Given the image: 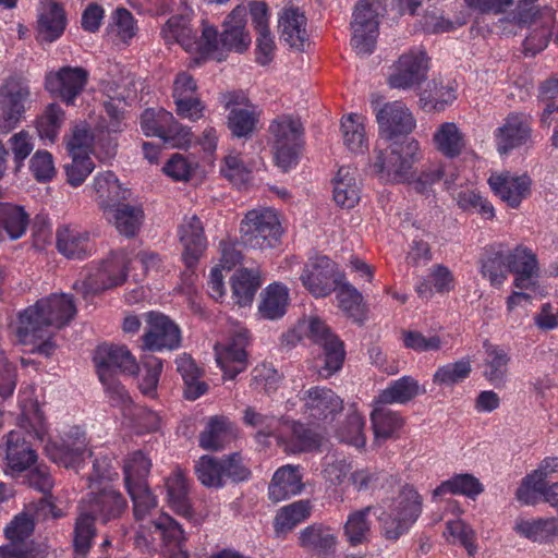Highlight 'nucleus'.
Wrapping results in <instances>:
<instances>
[{
    "label": "nucleus",
    "mask_w": 558,
    "mask_h": 558,
    "mask_svg": "<svg viewBox=\"0 0 558 558\" xmlns=\"http://www.w3.org/2000/svg\"><path fill=\"white\" fill-rule=\"evenodd\" d=\"M257 270L241 268L231 278L232 296L240 306L250 305L257 289L260 287Z\"/></svg>",
    "instance_id": "obj_40"
},
{
    "label": "nucleus",
    "mask_w": 558,
    "mask_h": 558,
    "mask_svg": "<svg viewBox=\"0 0 558 558\" xmlns=\"http://www.w3.org/2000/svg\"><path fill=\"white\" fill-rule=\"evenodd\" d=\"M425 390L416 379L411 376H402L393 380L386 389L381 390L376 398V404H405L413 400L416 396L424 393Z\"/></svg>",
    "instance_id": "obj_33"
},
{
    "label": "nucleus",
    "mask_w": 558,
    "mask_h": 558,
    "mask_svg": "<svg viewBox=\"0 0 558 558\" xmlns=\"http://www.w3.org/2000/svg\"><path fill=\"white\" fill-rule=\"evenodd\" d=\"M269 132L275 140L277 165L287 171L296 163L303 146V125L299 119L283 114L270 123Z\"/></svg>",
    "instance_id": "obj_6"
},
{
    "label": "nucleus",
    "mask_w": 558,
    "mask_h": 558,
    "mask_svg": "<svg viewBox=\"0 0 558 558\" xmlns=\"http://www.w3.org/2000/svg\"><path fill=\"white\" fill-rule=\"evenodd\" d=\"M513 20L519 27L527 28L523 41L525 52L536 54L547 47L556 22V14L551 8H531L530 10L520 11L514 14Z\"/></svg>",
    "instance_id": "obj_9"
},
{
    "label": "nucleus",
    "mask_w": 558,
    "mask_h": 558,
    "mask_svg": "<svg viewBox=\"0 0 558 558\" xmlns=\"http://www.w3.org/2000/svg\"><path fill=\"white\" fill-rule=\"evenodd\" d=\"M333 199L340 207L353 208L360 201V187L354 172L341 167L333 180Z\"/></svg>",
    "instance_id": "obj_39"
},
{
    "label": "nucleus",
    "mask_w": 558,
    "mask_h": 558,
    "mask_svg": "<svg viewBox=\"0 0 558 558\" xmlns=\"http://www.w3.org/2000/svg\"><path fill=\"white\" fill-rule=\"evenodd\" d=\"M311 511L312 505L310 500H299L282 507L275 518L276 532L291 531L299 523L306 520Z\"/></svg>",
    "instance_id": "obj_51"
},
{
    "label": "nucleus",
    "mask_w": 558,
    "mask_h": 558,
    "mask_svg": "<svg viewBox=\"0 0 558 558\" xmlns=\"http://www.w3.org/2000/svg\"><path fill=\"white\" fill-rule=\"evenodd\" d=\"M95 536V520L90 513L82 511L75 521L73 531L74 558H86Z\"/></svg>",
    "instance_id": "obj_48"
},
{
    "label": "nucleus",
    "mask_w": 558,
    "mask_h": 558,
    "mask_svg": "<svg viewBox=\"0 0 558 558\" xmlns=\"http://www.w3.org/2000/svg\"><path fill=\"white\" fill-rule=\"evenodd\" d=\"M194 48L202 59H214L218 62L226 60L227 54L223 53L218 32L215 27L203 24L202 36L196 39Z\"/></svg>",
    "instance_id": "obj_58"
},
{
    "label": "nucleus",
    "mask_w": 558,
    "mask_h": 558,
    "mask_svg": "<svg viewBox=\"0 0 558 558\" xmlns=\"http://www.w3.org/2000/svg\"><path fill=\"white\" fill-rule=\"evenodd\" d=\"M128 263L129 259L123 251L111 253L108 258L101 262L95 276L88 277L87 280L81 283L75 282L73 288L84 294H96L118 287L126 279Z\"/></svg>",
    "instance_id": "obj_11"
},
{
    "label": "nucleus",
    "mask_w": 558,
    "mask_h": 558,
    "mask_svg": "<svg viewBox=\"0 0 558 558\" xmlns=\"http://www.w3.org/2000/svg\"><path fill=\"white\" fill-rule=\"evenodd\" d=\"M179 239L183 246L182 259L193 270L207 247L204 227L197 216L185 218L179 227Z\"/></svg>",
    "instance_id": "obj_21"
},
{
    "label": "nucleus",
    "mask_w": 558,
    "mask_h": 558,
    "mask_svg": "<svg viewBox=\"0 0 558 558\" xmlns=\"http://www.w3.org/2000/svg\"><path fill=\"white\" fill-rule=\"evenodd\" d=\"M87 80L88 72L85 69L63 66L46 75L45 87L66 105H73L75 98L83 92Z\"/></svg>",
    "instance_id": "obj_17"
},
{
    "label": "nucleus",
    "mask_w": 558,
    "mask_h": 558,
    "mask_svg": "<svg viewBox=\"0 0 558 558\" xmlns=\"http://www.w3.org/2000/svg\"><path fill=\"white\" fill-rule=\"evenodd\" d=\"M288 299V290L284 286L279 283L269 284L263 293L258 306L260 316L271 320L281 318L286 314Z\"/></svg>",
    "instance_id": "obj_45"
},
{
    "label": "nucleus",
    "mask_w": 558,
    "mask_h": 558,
    "mask_svg": "<svg viewBox=\"0 0 558 558\" xmlns=\"http://www.w3.org/2000/svg\"><path fill=\"white\" fill-rule=\"evenodd\" d=\"M29 222L28 214L23 207L10 203H0V241L4 233L11 240L20 239Z\"/></svg>",
    "instance_id": "obj_36"
},
{
    "label": "nucleus",
    "mask_w": 558,
    "mask_h": 558,
    "mask_svg": "<svg viewBox=\"0 0 558 558\" xmlns=\"http://www.w3.org/2000/svg\"><path fill=\"white\" fill-rule=\"evenodd\" d=\"M150 468L151 461L142 450L130 453L123 464L124 485L132 486L147 483Z\"/></svg>",
    "instance_id": "obj_53"
},
{
    "label": "nucleus",
    "mask_w": 558,
    "mask_h": 558,
    "mask_svg": "<svg viewBox=\"0 0 558 558\" xmlns=\"http://www.w3.org/2000/svg\"><path fill=\"white\" fill-rule=\"evenodd\" d=\"M531 135V129L519 116H510L502 126L497 130V149L500 154L526 143Z\"/></svg>",
    "instance_id": "obj_32"
},
{
    "label": "nucleus",
    "mask_w": 558,
    "mask_h": 558,
    "mask_svg": "<svg viewBox=\"0 0 558 558\" xmlns=\"http://www.w3.org/2000/svg\"><path fill=\"white\" fill-rule=\"evenodd\" d=\"M153 524L155 530L160 532L165 544L174 550L171 554V558H189V553L183 549L185 542L184 531L174 519L162 514Z\"/></svg>",
    "instance_id": "obj_41"
},
{
    "label": "nucleus",
    "mask_w": 558,
    "mask_h": 558,
    "mask_svg": "<svg viewBox=\"0 0 558 558\" xmlns=\"http://www.w3.org/2000/svg\"><path fill=\"white\" fill-rule=\"evenodd\" d=\"M304 331L307 338L323 349V365L318 368V375L323 378L330 377L342 367L345 356L343 342L316 316L304 322Z\"/></svg>",
    "instance_id": "obj_7"
},
{
    "label": "nucleus",
    "mask_w": 558,
    "mask_h": 558,
    "mask_svg": "<svg viewBox=\"0 0 558 558\" xmlns=\"http://www.w3.org/2000/svg\"><path fill=\"white\" fill-rule=\"evenodd\" d=\"M76 315L73 298L65 293H53L38 300L19 315L16 337L20 343H34L47 336V329H61Z\"/></svg>",
    "instance_id": "obj_1"
},
{
    "label": "nucleus",
    "mask_w": 558,
    "mask_h": 558,
    "mask_svg": "<svg viewBox=\"0 0 558 558\" xmlns=\"http://www.w3.org/2000/svg\"><path fill=\"white\" fill-rule=\"evenodd\" d=\"M484 487L482 483L472 474H456L449 480L442 482L439 486H437L433 495L441 496L447 493L452 495H464L469 498L474 499L481 493H483Z\"/></svg>",
    "instance_id": "obj_46"
},
{
    "label": "nucleus",
    "mask_w": 558,
    "mask_h": 558,
    "mask_svg": "<svg viewBox=\"0 0 558 558\" xmlns=\"http://www.w3.org/2000/svg\"><path fill=\"white\" fill-rule=\"evenodd\" d=\"M66 24L64 10L58 3L44 7L38 17V37L43 41L52 43L64 32Z\"/></svg>",
    "instance_id": "obj_37"
},
{
    "label": "nucleus",
    "mask_w": 558,
    "mask_h": 558,
    "mask_svg": "<svg viewBox=\"0 0 558 558\" xmlns=\"http://www.w3.org/2000/svg\"><path fill=\"white\" fill-rule=\"evenodd\" d=\"M167 490L171 508L180 515L192 517V508L187 497V484L182 472H175L167 481Z\"/></svg>",
    "instance_id": "obj_52"
},
{
    "label": "nucleus",
    "mask_w": 558,
    "mask_h": 558,
    "mask_svg": "<svg viewBox=\"0 0 558 558\" xmlns=\"http://www.w3.org/2000/svg\"><path fill=\"white\" fill-rule=\"evenodd\" d=\"M344 276L336 270V264L327 256H318L306 265L301 280L316 298L330 294Z\"/></svg>",
    "instance_id": "obj_16"
},
{
    "label": "nucleus",
    "mask_w": 558,
    "mask_h": 558,
    "mask_svg": "<svg viewBox=\"0 0 558 558\" xmlns=\"http://www.w3.org/2000/svg\"><path fill=\"white\" fill-rule=\"evenodd\" d=\"M84 513H90L93 520L100 519L104 523L120 518L128 507L122 494L111 487H104L97 493H89Z\"/></svg>",
    "instance_id": "obj_22"
},
{
    "label": "nucleus",
    "mask_w": 558,
    "mask_h": 558,
    "mask_svg": "<svg viewBox=\"0 0 558 558\" xmlns=\"http://www.w3.org/2000/svg\"><path fill=\"white\" fill-rule=\"evenodd\" d=\"M72 161L65 166L68 182L73 186L82 184L94 169L89 155H70Z\"/></svg>",
    "instance_id": "obj_64"
},
{
    "label": "nucleus",
    "mask_w": 558,
    "mask_h": 558,
    "mask_svg": "<svg viewBox=\"0 0 558 558\" xmlns=\"http://www.w3.org/2000/svg\"><path fill=\"white\" fill-rule=\"evenodd\" d=\"M306 21V16L299 8L282 9L278 20L280 39L291 48L304 50L305 43L308 40Z\"/></svg>",
    "instance_id": "obj_27"
},
{
    "label": "nucleus",
    "mask_w": 558,
    "mask_h": 558,
    "mask_svg": "<svg viewBox=\"0 0 558 558\" xmlns=\"http://www.w3.org/2000/svg\"><path fill=\"white\" fill-rule=\"evenodd\" d=\"M64 121V111L57 104H50L37 120V131L43 140L53 142Z\"/></svg>",
    "instance_id": "obj_60"
},
{
    "label": "nucleus",
    "mask_w": 558,
    "mask_h": 558,
    "mask_svg": "<svg viewBox=\"0 0 558 558\" xmlns=\"http://www.w3.org/2000/svg\"><path fill=\"white\" fill-rule=\"evenodd\" d=\"M339 307L345 315L357 324H363L366 319V306L363 303V296L352 284L340 282L336 286Z\"/></svg>",
    "instance_id": "obj_43"
},
{
    "label": "nucleus",
    "mask_w": 558,
    "mask_h": 558,
    "mask_svg": "<svg viewBox=\"0 0 558 558\" xmlns=\"http://www.w3.org/2000/svg\"><path fill=\"white\" fill-rule=\"evenodd\" d=\"M374 510L372 506L355 510L349 514L344 524V535L352 546L367 543L371 535L369 514Z\"/></svg>",
    "instance_id": "obj_47"
},
{
    "label": "nucleus",
    "mask_w": 558,
    "mask_h": 558,
    "mask_svg": "<svg viewBox=\"0 0 558 558\" xmlns=\"http://www.w3.org/2000/svg\"><path fill=\"white\" fill-rule=\"evenodd\" d=\"M371 421L376 440H386L392 437L403 425L402 417L381 404H376L371 413Z\"/></svg>",
    "instance_id": "obj_50"
},
{
    "label": "nucleus",
    "mask_w": 558,
    "mask_h": 558,
    "mask_svg": "<svg viewBox=\"0 0 558 558\" xmlns=\"http://www.w3.org/2000/svg\"><path fill=\"white\" fill-rule=\"evenodd\" d=\"M234 437L231 423L222 416L211 417L199 435V446L209 451H219Z\"/></svg>",
    "instance_id": "obj_34"
},
{
    "label": "nucleus",
    "mask_w": 558,
    "mask_h": 558,
    "mask_svg": "<svg viewBox=\"0 0 558 558\" xmlns=\"http://www.w3.org/2000/svg\"><path fill=\"white\" fill-rule=\"evenodd\" d=\"M259 113L255 107H233L227 118V126L233 137L250 138L256 130Z\"/></svg>",
    "instance_id": "obj_42"
},
{
    "label": "nucleus",
    "mask_w": 558,
    "mask_h": 558,
    "mask_svg": "<svg viewBox=\"0 0 558 558\" xmlns=\"http://www.w3.org/2000/svg\"><path fill=\"white\" fill-rule=\"evenodd\" d=\"M363 428V417L357 412L353 411L347 415L345 420L337 429V437L341 442L362 448L366 442Z\"/></svg>",
    "instance_id": "obj_57"
},
{
    "label": "nucleus",
    "mask_w": 558,
    "mask_h": 558,
    "mask_svg": "<svg viewBox=\"0 0 558 558\" xmlns=\"http://www.w3.org/2000/svg\"><path fill=\"white\" fill-rule=\"evenodd\" d=\"M106 220L126 238H134L144 221L142 205L122 202L104 213Z\"/></svg>",
    "instance_id": "obj_28"
},
{
    "label": "nucleus",
    "mask_w": 558,
    "mask_h": 558,
    "mask_svg": "<svg viewBox=\"0 0 558 558\" xmlns=\"http://www.w3.org/2000/svg\"><path fill=\"white\" fill-rule=\"evenodd\" d=\"M100 381L112 390L119 398H123L125 390L123 386L113 379V373L135 375L138 372V364L131 351L124 345H99L94 357Z\"/></svg>",
    "instance_id": "obj_5"
},
{
    "label": "nucleus",
    "mask_w": 558,
    "mask_h": 558,
    "mask_svg": "<svg viewBox=\"0 0 558 558\" xmlns=\"http://www.w3.org/2000/svg\"><path fill=\"white\" fill-rule=\"evenodd\" d=\"M303 411L313 421H332L343 409V401L331 389L311 387L300 392Z\"/></svg>",
    "instance_id": "obj_18"
},
{
    "label": "nucleus",
    "mask_w": 558,
    "mask_h": 558,
    "mask_svg": "<svg viewBox=\"0 0 558 558\" xmlns=\"http://www.w3.org/2000/svg\"><path fill=\"white\" fill-rule=\"evenodd\" d=\"M299 545L318 558H333L337 537L329 526L315 523L301 530Z\"/></svg>",
    "instance_id": "obj_24"
},
{
    "label": "nucleus",
    "mask_w": 558,
    "mask_h": 558,
    "mask_svg": "<svg viewBox=\"0 0 558 558\" xmlns=\"http://www.w3.org/2000/svg\"><path fill=\"white\" fill-rule=\"evenodd\" d=\"M29 96V85L21 76H12L0 86V133L7 134L17 126Z\"/></svg>",
    "instance_id": "obj_10"
},
{
    "label": "nucleus",
    "mask_w": 558,
    "mask_h": 558,
    "mask_svg": "<svg viewBox=\"0 0 558 558\" xmlns=\"http://www.w3.org/2000/svg\"><path fill=\"white\" fill-rule=\"evenodd\" d=\"M508 272L514 275V287L535 291L539 278L536 255L529 248L518 246L507 254Z\"/></svg>",
    "instance_id": "obj_20"
},
{
    "label": "nucleus",
    "mask_w": 558,
    "mask_h": 558,
    "mask_svg": "<svg viewBox=\"0 0 558 558\" xmlns=\"http://www.w3.org/2000/svg\"><path fill=\"white\" fill-rule=\"evenodd\" d=\"M241 241L245 246L255 250L275 247L282 233L277 214L270 208L253 209L241 222Z\"/></svg>",
    "instance_id": "obj_4"
},
{
    "label": "nucleus",
    "mask_w": 558,
    "mask_h": 558,
    "mask_svg": "<svg viewBox=\"0 0 558 558\" xmlns=\"http://www.w3.org/2000/svg\"><path fill=\"white\" fill-rule=\"evenodd\" d=\"M87 446L85 432L77 426H73L59 441L47 446V453L59 465L77 470L86 457H93V452L88 450Z\"/></svg>",
    "instance_id": "obj_12"
},
{
    "label": "nucleus",
    "mask_w": 558,
    "mask_h": 558,
    "mask_svg": "<svg viewBox=\"0 0 558 558\" xmlns=\"http://www.w3.org/2000/svg\"><path fill=\"white\" fill-rule=\"evenodd\" d=\"M302 489L303 483L299 468L288 464L275 472L268 487V496L271 501L279 502L298 495Z\"/></svg>",
    "instance_id": "obj_29"
},
{
    "label": "nucleus",
    "mask_w": 558,
    "mask_h": 558,
    "mask_svg": "<svg viewBox=\"0 0 558 558\" xmlns=\"http://www.w3.org/2000/svg\"><path fill=\"white\" fill-rule=\"evenodd\" d=\"M94 190L97 193V202L105 213L116 204L126 202L131 192L122 187L116 174L111 171H105L96 175L94 180Z\"/></svg>",
    "instance_id": "obj_30"
},
{
    "label": "nucleus",
    "mask_w": 558,
    "mask_h": 558,
    "mask_svg": "<svg viewBox=\"0 0 558 558\" xmlns=\"http://www.w3.org/2000/svg\"><path fill=\"white\" fill-rule=\"evenodd\" d=\"M198 481L207 487H222L225 485L223 465L221 459L203 456L195 465Z\"/></svg>",
    "instance_id": "obj_56"
},
{
    "label": "nucleus",
    "mask_w": 558,
    "mask_h": 558,
    "mask_svg": "<svg viewBox=\"0 0 558 558\" xmlns=\"http://www.w3.org/2000/svg\"><path fill=\"white\" fill-rule=\"evenodd\" d=\"M89 236L69 227L59 228L57 231V248L68 258H82L87 254Z\"/></svg>",
    "instance_id": "obj_44"
},
{
    "label": "nucleus",
    "mask_w": 558,
    "mask_h": 558,
    "mask_svg": "<svg viewBox=\"0 0 558 558\" xmlns=\"http://www.w3.org/2000/svg\"><path fill=\"white\" fill-rule=\"evenodd\" d=\"M133 501V512L136 520H142L153 508L157 506L156 498L148 488V484L125 486Z\"/></svg>",
    "instance_id": "obj_62"
},
{
    "label": "nucleus",
    "mask_w": 558,
    "mask_h": 558,
    "mask_svg": "<svg viewBox=\"0 0 558 558\" xmlns=\"http://www.w3.org/2000/svg\"><path fill=\"white\" fill-rule=\"evenodd\" d=\"M245 336L239 333L228 342L221 352H217V362L223 371L226 378L233 379L245 368Z\"/></svg>",
    "instance_id": "obj_31"
},
{
    "label": "nucleus",
    "mask_w": 558,
    "mask_h": 558,
    "mask_svg": "<svg viewBox=\"0 0 558 558\" xmlns=\"http://www.w3.org/2000/svg\"><path fill=\"white\" fill-rule=\"evenodd\" d=\"M385 0H360L353 11L351 22V45L360 56H367L374 51L378 36V10Z\"/></svg>",
    "instance_id": "obj_8"
},
{
    "label": "nucleus",
    "mask_w": 558,
    "mask_h": 558,
    "mask_svg": "<svg viewBox=\"0 0 558 558\" xmlns=\"http://www.w3.org/2000/svg\"><path fill=\"white\" fill-rule=\"evenodd\" d=\"M108 31L128 43L137 32L134 16L124 8L116 9L110 15Z\"/></svg>",
    "instance_id": "obj_61"
},
{
    "label": "nucleus",
    "mask_w": 558,
    "mask_h": 558,
    "mask_svg": "<svg viewBox=\"0 0 558 558\" xmlns=\"http://www.w3.org/2000/svg\"><path fill=\"white\" fill-rule=\"evenodd\" d=\"M471 371V361L462 359L438 367L433 376V381L439 386H453L468 378Z\"/></svg>",
    "instance_id": "obj_59"
},
{
    "label": "nucleus",
    "mask_w": 558,
    "mask_h": 558,
    "mask_svg": "<svg viewBox=\"0 0 558 558\" xmlns=\"http://www.w3.org/2000/svg\"><path fill=\"white\" fill-rule=\"evenodd\" d=\"M420 147L416 141L393 143L379 150L371 168L384 182L405 183L413 178V166L418 160Z\"/></svg>",
    "instance_id": "obj_3"
},
{
    "label": "nucleus",
    "mask_w": 558,
    "mask_h": 558,
    "mask_svg": "<svg viewBox=\"0 0 558 558\" xmlns=\"http://www.w3.org/2000/svg\"><path fill=\"white\" fill-rule=\"evenodd\" d=\"M488 184L494 193L511 208L520 206L531 192L532 180L529 175H511L509 172L493 174Z\"/></svg>",
    "instance_id": "obj_23"
},
{
    "label": "nucleus",
    "mask_w": 558,
    "mask_h": 558,
    "mask_svg": "<svg viewBox=\"0 0 558 558\" xmlns=\"http://www.w3.org/2000/svg\"><path fill=\"white\" fill-rule=\"evenodd\" d=\"M54 519L62 517V511L58 509L51 500L40 498L37 502L28 505L24 511L16 514L4 529V535L10 542H29L35 530V522L38 519Z\"/></svg>",
    "instance_id": "obj_13"
},
{
    "label": "nucleus",
    "mask_w": 558,
    "mask_h": 558,
    "mask_svg": "<svg viewBox=\"0 0 558 558\" xmlns=\"http://www.w3.org/2000/svg\"><path fill=\"white\" fill-rule=\"evenodd\" d=\"M4 453L12 474L28 470L37 461L36 451L20 430H11L5 436Z\"/></svg>",
    "instance_id": "obj_26"
},
{
    "label": "nucleus",
    "mask_w": 558,
    "mask_h": 558,
    "mask_svg": "<svg viewBox=\"0 0 558 558\" xmlns=\"http://www.w3.org/2000/svg\"><path fill=\"white\" fill-rule=\"evenodd\" d=\"M243 421L246 425L257 429V436L269 437L279 427V418L275 415L263 414L254 408L244 410Z\"/></svg>",
    "instance_id": "obj_63"
},
{
    "label": "nucleus",
    "mask_w": 558,
    "mask_h": 558,
    "mask_svg": "<svg viewBox=\"0 0 558 558\" xmlns=\"http://www.w3.org/2000/svg\"><path fill=\"white\" fill-rule=\"evenodd\" d=\"M246 8L235 7L228 15L223 24V32L220 35V43L223 53L234 50L236 52L245 51L251 44V36L245 31Z\"/></svg>",
    "instance_id": "obj_25"
},
{
    "label": "nucleus",
    "mask_w": 558,
    "mask_h": 558,
    "mask_svg": "<svg viewBox=\"0 0 558 558\" xmlns=\"http://www.w3.org/2000/svg\"><path fill=\"white\" fill-rule=\"evenodd\" d=\"M484 347L486 349V365L488 367L484 376L496 387H500L504 384L507 374V365L510 359L502 349L496 345L485 342Z\"/></svg>",
    "instance_id": "obj_54"
},
{
    "label": "nucleus",
    "mask_w": 558,
    "mask_h": 558,
    "mask_svg": "<svg viewBox=\"0 0 558 558\" xmlns=\"http://www.w3.org/2000/svg\"><path fill=\"white\" fill-rule=\"evenodd\" d=\"M422 512V497L410 485L399 492L388 510L378 514L380 533L387 541H398L416 522Z\"/></svg>",
    "instance_id": "obj_2"
},
{
    "label": "nucleus",
    "mask_w": 558,
    "mask_h": 558,
    "mask_svg": "<svg viewBox=\"0 0 558 558\" xmlns=\"http://www.w3.org/2000/svg\"><path fill=\"white\" fill-rule=\"evenodd\" d=\"M428 63L423 50H410L399 57L388 76L391 88L410 89L420 86L426 80Z\"/></svg>",
    "instance_id": "obj_14"
},
{
    "label": "nucleus",
    "mask_w": 558,
    "mask_h": 558,
    "mask_svg": "<svg viewBox=\"0 0 558 558\" xmlns=\"http://www.w3.org/2000/svg\"><path fill=\"white\" fill-rule=\"evenodd\" d=\"M162 34L167 40H175L185 50L194 49L196 44V35L182 15L171 16L163 26Z\"/></svg>",
    "instance_id": "obj_55"
},
{
    "label": "nucleus",
    "mask_w": 558,
    "mask_h": 558,
    "mask_svg": "<svg viewBox=\"0 0 558 558\" xmlns=\"http://www.w3.org/2000/svg\"><path fill=\"white\" fill-rule=\"evenodd\" d=\"M433 141L436 149L451 159L460 156L465 148L464 135L453 122L440 124Z\"/></svg>",
    "instance_id": "obj_38"
},
{
    "label": "nucleus",
    "mask_w": 558,
    "mask_h": 558,
    "mask_svg": "<svg viewBox=\"0 0 558 558\" xmlns=\"http://www.w3.org/2000/svg\"><path fill=\"white\" fill-rule=\"evenodd\" d=\"M376 120L379 133L386 140L407 135L415 128V120L411 111L401 101L385 104L377 111Z\"/></svg>",
    "instance_id": "obj_19"
},
{
    "label": "nucleus",
    "mask_w": 558,
    "mask_h": 558,
    "mask_svg": "<svg viewBox=\"0 0 558 558\" xmlns=\"http://www.w3.org/2000/svg\"><path fill=\"white\" fill-rule=\"evenodd\" d=\"M481 271L492 286L499 288L507 278V254L502 250L490 247L481 259Z\"/></svg>",
    "instance_id": "obj_49"
},
{
    "label": "nucleus",
    "mask_w": 558,
    "mask_h": 558,
    "mask_svg": "<svg viewBox=\"0 0 558 558\" xmlns=\"http://www.w3.org/2000/svg\"><path fill=\"white\" fill-rule=\"evenodd\" d=\"M514 531L534 543H550L558 536V521L555 518L523 520L514 524Z\"/></svg>",
    "instance_id": "obj_35"
},
{
    "label": "nucleus",
    "mask_w": 558,
    "mask_h": 558,
    "mask_svg": "<svg viewBox=\"0 0 558 558\" xmlns=\"http://www.w3.org/2000/svg\"><path fill=\"white\" fill-rule=\"evenodd\" d=\"M147 330L143 335V349L149 351L175 350L181 344V330L168 316L149 312L146 314Z\"/></svg>",
    "instance_id": "obj_15"
}]
</instances>
